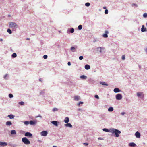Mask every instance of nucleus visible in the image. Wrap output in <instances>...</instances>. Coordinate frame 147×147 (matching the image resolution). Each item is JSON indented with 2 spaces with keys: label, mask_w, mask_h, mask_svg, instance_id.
Wrapping results in <instances>:
<instances>
[{
  "label": "nucleus",
  "mask_w": 147,
  "mask_h": 147,
  "mask_svg": "<svg viewBox=\"0 0 147 147\" xmlns=\"http://www.w3.org/2000/svg\"><path fill=\"white\" fill-rule=\"evenodd\" d=\"M82 26L81 25H80L78 26V28L79 30H80L82 29Z\"/></svg>",
  "instance_id": "nucleus-30"
},
{
  "label": "nucleus",
  "mask_w": 147,
  "mask_h": 147,
  "mask_svg": "<svg viewBox=\"0 0 147 147\" xmlns=\"http://www.w3.org/2000/svg\"><path fill=\"white\" fill-rule=\"evenodd\" d=\"M146 26H147V23H146Z\"/></svg>",
  "instance_id": "nucleus-57"
},
{
  "label": "nucleus",
  "mask_w": 147,
  "mask_h": 147,
  "mask_svg": "<svg viewBox=\"0 0 147 147\" xmlns=\"http://www.w3.org/2000/svg\"><path fill=\"white\" fill-rule=\"evenodd\" d=\"M47 132L46 131H43L41 132V134L42 136H46L47 134Z\"/></svg>",
  "instance_id": "nucleus-7"
},
{
  "label": "nucleus",
  "mask_w": 147,
  "mask_h": 147,
  "mask_svg": "<svg viewBox=\"0 0 147 147\" xmlns=\"http://www.w3.org/2000/svg\"><path fill=\"white\" fill-rule=\"evenodd\" d=\"M11 134H16V131L15 130H12L11 132Z\"/></svg>",
  "instance_id": "nucleus-26"
},
{
  "label": "nucleus",
  "mask_w": 147,
  "mask_h": 147,
  "mask_svg": "<svg viewBox=\"0 0 147 147\" xmlns=\"http://www.w3.org/2000/svg\"><path fill=\"white\" fill-rule=\"evenodd\" d=\"M106 7H103V8L104 9H106Z\"/></svg>",
  "instance_id": "nucleus-51"
},
{
  "label": "nucleus",
  "mask_w": 147,
  "mask_h": 147,
  "mask_svg": "<svg viewBox=\"0 0 147 147\" xmlns=\"http://www.w3.org/2000/svg\"><path fill=\"white\" fill-rule=\"evenodd\" d=\"M116 98L117 100H121L122 98V96L121 94H118L116 95Z\"/></svg>",
  "instance_id": "nucleus-5"
},
{
  "label": "nucleus",
  "mask_w": 147,
  "mask_h": 147,
  "mask_svg": "<svg viewBox=\"0 0 147 147\" xmlns=\"http://www.w3.org/2000/svg\"><path fill=\"white\" fill-rule=\"evenodd\" d=\"M108 11L107 9H106L105 11V14H107L108 13Z\"/></svg>",
  "instance_id": "nucleus-39"
},
{
  "label": "nucleus",
  "mask_w": 147,
  "mask_h": 147,
  "mask_svg": "<svg viewBox=\"0 0 147 147\" xmlns=\"http://www.w3.org/2000/svg\"><path fill=\"white\" fill-rule=\"evenodd\" d=\"M58 110V109L57 108H54L53 109V112H55V111H57Z\"/></svg>",
  "instance_id": "nucleus-31"
},
{
  "label": "nucleus",
  "mask_w": 147,
  "mask_h": 147,
  "mask_svg": "<svg viewBox=\"0 0 147 147\" xmlns=\"http://www.w3.org/2000/svg\"><path fill=\"white\" fill-rule=\"evenodd\" d=\"M135 135L136 137L138 138H139L140 137V133L138 131L136 132L135 134Z\"/></svg>",
  "instance_id": "nucleus-8"
},
{
  "label": "nucleus",
  "mask_w": 147,
  "mask_h": 147,
  "mask_svg": "<svg viewBox=\"0 0 147 147\" xmlns=\"http://www.w3.org/2000/svg\"><path fill=\"white\" fill-rule=\"evenodd\" d=\"M7 32L10 34H11L12 33V31L11 30L9 29H7Z\"/></svg>",
  "instance_id": "nucleus-29"
},
{
  "label": "nucleus",
  "mask_w": 147,
  "mask_h": 147,
  "mask_svg": "<svg viewBox=\"0 0 147 147\" xmlns=\"http://www.w3.org/2000/svg\"><path fill=\"white\" fill-rule=\"evenodd\" d=\"M7 145V143L5 142H3L0 141V145L5 146Z\"/></svg>",
  "instance_id": "nucleus-11"
},
{
  "label": "nucleus",
  "mask_w": 147,
  "mask_h": 147,
  "mask_svg": "<svg viewBox=\"0 0 147 147\" xmlns=\"http://www.w3.org/2000/svg\"><path fill=\"white\" fill-rule=\"evenodd\" d=\"M136 145V144L133 142L130 143L129 144V146L131 147H135Z\"/></svg>",
  "instance_id": "nucleus-18"
},
{
  "label": "nucleus",
  "mask_w": 147,
  "mask_h": 147,
  "mask_svg": "<svg viewBox=\"0 0 147 147\" xmlns=\"http://www.w3.org/2000/svg\"><path fill=\"white\" fill-rule=\"evenodd\" d=\"M22 140L25 144L28 145L30 143V141L26 137L23 138Z\"/></svg>",
  "instance_id": "nucleus-3"
},
{
  "label": "nucleus",
  "mask_w": 147,
  "mask_h": 147,
  "mask_svg": "<svg viewBox=\"0 0 147 147\" xmlns=\"http://www.w3.org/2000/svg\"><path fill=\"white\" fill-rule=\"evenodd\" d=\"M67 64L69 66H70L71 65V63L70 62H68Z\"/></svg>",
  "instance_id": "nucleus-48"
},
{
  "label": "nucleus",
  "mask_w": 147,
  "mask_h": 147,
  "mask_svg": "<svg viewBox=\"0 0 147 147\" xmlns=\"http://www.w3.org/2000/svg\"><path fill=\"white\" fill-rule=\"evenodd\" d=\"M37 122L36 120L31 121L30 122V124L31 125H34L36 124Z\"/></svg>",
  "instance_id": "nucleus-6"
},
{
  "label": "nucleus",
  "mask_w": 147,
  "mask_h": 147,
  "mask_svg": "<svg viewBox=\"0 0 147 147\" xmlns=\"http://www.w3.org/2000/svg\"><path fill=\"white\" fill-rule=\"evenodd\" d=\"M8 117H9L10 119H12L14 118V116L13 115L11 114L8 115Z\"/></svg>",
  "instance_id": "nucleus-21"
},
{
  "label": "nucleus",
  "mask_w": 147,
  "mask_h": 147,
  "mask_svg": "<svg viewBox=\"0 0 147 147\" xmlns=\"http://www.w3.org/2000/svg\"><path fill=\"white\" fill-rule=\"evenodd\" d=\"M108 110L109 111H112L113 110V109L112 107H110L108 109Z\"/></svg>",
  "instance_id": "nucleus-23"
},
{
  "label": "nucleus",
  "mask_w": 147,
  "mask_h": 147,
  "mask_svg": "<svg viewBox=\"0 0 147 147\" xmlns=\"http://www.w3.org/2000/svg\"><path fill=\"white\" fill-rule=\"evenodd\" d=\"M103 130L106 132H109L110 131H112V129H102Z\"/></svg>",
  "instance_id": "nucleus-19"
},
{
  "label": "nucleus",
  "mask_w": 147,
  "mask_h": 147,
  "mask_svg": "<svg viewBox=\"0 0 147 147\" xmlns=\"http://www.w3.org/2000/svg\"><path fill=\"white\" fill-rule=\"evenodd\" d=\"M125 114V113L124 112H123L121 113V114L122 115H124Z\"/></svg>",
  "instance_id": "nucleus-49"
},
{
  "label": "nucleus",
  "mask_w": 147,
  "mask_h": 147,
  "mask_svg": "<svg viewBox=\"0 0 147 147\" xmlns=\"http://www.w3.org/2000/svg\"><path fill=\"white\" fill-rule=\"evenodd\" d=\"M25 136H26L31 137L32 136V134L30 132H26L25 134Z\"/></svg>",
  "instance_id": "nucleus-10"
},
{
  "label": "nucleus",
  "mask_w": 147,
  "mask_h": 147,
  "mask_svg": "<svg viewBox=\"0 0 147 147\" xmlns=\"http://www.w3.org/2000/svg\"><path fill=\"white\" fill-rule=\"evenodd\" d=\"M85 68L86 69L88 70L90 68V66L89 65L87 64L85 65Z\"/></svg>",
  "instance_id": "nucleus-16"
},
{
  "label": "nucleus",
  "mask_w": 147,
  "mask_h": 147,
  "mask_svg": "<svg viewBox=\"0 0 147 147\" xmlns=\"http://www.w3.org/2000/svg\"><path fill=\"white\" fill-rule=\"evenodd\" d=\"M75 48L74 47H72L71 48V50L73 51V52H74V51H73V50H75Z\"/></svg>",
  "instance_id": "nucleus-36"
},
{
  "label": "nucleus",
  "mask_w": 147,
  "mask_h": 147,
  "mask_svg": "<svg viewBox=\"0 0 147 147\" xmlns=\"http://www.w3.org/2000/svg\"><path fill=\"white\" fill-rule=\"evenodd\" d=\"M90 3H85V5L86 6L88 7L90 5Z\"/></svg>",
  "instance_id": "nucleus-34"
},
{
  "label": "nucleus",
  "mask_w": 147,
  "mask_h": 147,
  "mask_svg": "<svg viewBox=\"0 0 147 147\" xmlns=\"http://www.w3.org/2000/svg\"><path fill=\"white\" fill-rule=\"evenodd\" d=\"M131 6L132 7L135 6L136 7H138V5H137V4H135V3L132 4L131 5Z\"/></svg>",
  "instance_id": "nucleus-33"
},
{
  "label": "nucleus",
  "mask_w": 147,
  "mask_h": 147,
  "mask_svg": "<svg viewBox=\"0 0 147 147\" xmlns=\"http://www.w3.org/2000/svg\"><path fill=\"white\" fill-rule=\"evenodd\" d=\"M69 121V118L68 117H66L65 118L64 121L65 123H68Z\"/></svg>",
  "instance_id": "nucleus-15"
},
{
  "label": "nucleus",
  "mask_w": 147,
  "mask_h": 147,
  "mask_svg": "<svg viewBox=\"0 0 147 147\" xmlns=\"http://www.w3.org/2000/svg\"><path fill=\"white\" fill-rule=\"evenodd\" d=\"M53 147H57L56 146H53Z\"/></svg>",
  "instance_id": "nucleus-56"
},
{
  "label": "nucleus",
  "mask_w": 147,
  "mask_h": 147,
  "mask_svg": "<svg viewBox=\"0 0 147 147\" xmlns=\"http://www.w3.org/2000/svg\"><path fill=\"white\" fill-rule=\"evenodd\" d=\"M95 98H97V99H99V97L97 95H96L95 96Z\"/></svg>",
  "instance_id": "nucleus-42"
},
{
  "label": "nucleus",
  "mask_w": 147,
  "mask_h": 147,
  "mask_svg": "<svg viewBox=\"0 0 147 147\" xmlns=\"http://www.w3.org/2000/svg\"><path fill=\"white\" fill-rule=\"evenodd\" d=\"M9 97L10 98H12L13 97V95L12 94H9Z\"/></svg>",
  "instance_id": "nucleus-38"
},
{
  "label": "nucleus",
  "mask_w": 147,
  "mask_h": 147,
  "mask_svg": "<svg viewBox=\"0 0 147 147\" xmlns=\"http://www.w3.org/2000/svg\"><path fill=\"white\" fill-rule=\"evenodd\" d=\"M83 144L85 145H86V146L88 145V143H84Z\"/></svg>",
  "instance_id": "nucleus-47"
},
{
  "label": "nucleus",
  "mask_w": 147,
  "mask_h": 147,
  "mask_svg": "<svg viewBox=\"0 0 147 147\" xmlns=\"http://www.w3.org/2000/svg\"><path fill=\"white\" fill-rule=\"evenodd\" d=\"M83 58V57L82 56H80L79 57V59L80 60H82Z\"/></svg>",
  "instance_id": "nucleus-40"
},
{
  "label": "nucleus",
  "mask_w": 147,
  "mask_h": 147,
  "mask_svg": "<svg viewBox=\"0 0 147 147\" xmlns=\"http://www.w3.org/2000/svg\"><path fill=\"white\" fill-rule=\"evenodd\" d=\"M19 104L21 105H23L24 104V102H20Z\"/></svg>",
  "instance_id": "nucleus-44"
},
{
  "label": "nucleus",
  "mask_w": 147,
  "mask_h": 147,
  "mask_svg": "<svg viewBox=\"0 0 147 147\" xmlns=\"http://www.w3.org/2000/svg\"><path fill=\"white\" fill-rule=\"evenodd\" d=\"M9 27L10 28L15 29L17 28L18 25L14 22H10L9 23Z\"/></svg>",
  "instance_id": "nucleus-1"
},
{
  "label": "nucleus",
  "mask_w": 147,
  "mask_h": 147,
  "mask_svg": "<svg viewBox=\"0 0 147 147\" xmlns=\"http://www.w3.org/2000/svg\"><path fill=\"white\" fill-rule=\"evenodd\" d=\"M74 99L78 101L80 100V97L78 96H75L74 97Z\"/></svg>",
  "instance_id": "nucleus-20"
},
{
  "label": "nucleus",
  "mask_w": 147,
  "mask_h": 147,
  "mask_svg": "<svg viewBox=\"0 0 147 147\" xmlns=\"http://www.w3.org/2000/svg\"><path fill=\"white\" fill-rule=\"evenodd\" d=\"M112 132L113 134H115L116 135V137H118L119 136V134L121 133L120 131L117 130V129H112Z\"/></svg>",
  "instance_id": "nucleus-2"
},
{
  "label": "nucleus",
  "mask_w": 147,
  "mask_h": 147,
  "mask_svg": "<svg viewBox=\"0 0 147 147\" xmlns=\"http://www.w3.org/2000/svg\"><path fill=\"white\" fill-rule=\"evenodd\" d=\"M114 92H115L117 93L120 92V90L118 88H115L114 89Z\"/></svg>",
  "instance_id": "nucleus-14"
},
{
  "label": "nucleus",
  "mask_w": 147,
  "mask_h": 147,
  "mask_svg": "<svg viewBox=\"0 0 147 147\" xmlns=\"http://www.w3.org/2000/svg\"><path fill=\"white\" fill-rule=\"evenodd\" d=\"M98 140H103V139L102 138H101L100 137H99L98 138Z\"/></svg>",
  "instance_id": "nucleus-50"
},
{
  "label": "nucleus",
  "mask_w": 147,
  "mask_h": 147,
  "mask_svg": "<svg viewBox=\"0 0 147 147\" xmlns=\"http://www.w3.org/2000/svg\"><path fill=\"white\" fill-rule=\"evenodd\" d=\"M6 124L7 125L10 126L12 124L10 121H8L7 122Z\"/></svg>",
  "instance_id": "nucleus-24"
},
{
  "label": "nucleus",
  "mask_w": 147,
  "mask_h": 147,
  "mask_svg": "<svg viewBox=\"0 0 147 147\" xmlns=\"http://www.w3.org/2000/svg\"><path fill=\"white\" fill-rule=\"evenodd\" d=\"M7 75H8L7 74L5 75L4 77V78L5 79H7L6 78V77L7 76Z\"/></svg>",
  "instance_id": "nucleus-45"
},
{
  "label": "nucleus",
  "mask_w": 147,
  "mask_h": 147,
  "mask_svg": "<svg viewBox=\"0 0 147 147\" xmlns=\"http://www.w3.org/2000/svg\"><path fill=\"white\" fill-rule=\"evenodd\" d=\"M0 41L1 42L3 41V39H0Z\"/></svg>",
  "instance_id": "nucleus-53"
},
{
  "label": "nucleus",
  "mask_w": 147,
  "mask_h": 147,
  "mask_svg": "<svg viewBox=\"0 0 147 147\" xmlns=\"http://www.w3.org/2000/svg\"><path fill=\"white\" fill-rule=\"evenodd\" d=\"M16 56L17 55L16 53H13L12 55V56L13 58L16 57Z\"/></svg>",
  "instance_id": "nucleus-27"
},
{
  "label": "nucleus",
  "mask_w": 147,
  "mask_h": 147,
  "mask_svg": "<svg viewBox=\"0 0 147 147\" xmlns=\"http://www.w3.org/2000/svg\"><path fill=\"white\" fill-rule=\"evenodd\" d=\"M100 84L104 85H105L107 86L108 85V84L107 83H106L105 82H100Z\"/></svg>",
  "instance_id": "nucleus-25"
},
{
  "label": "nucleus",
  "mask_w": 147,
  "mask_h": 147,
  "mask_svg": "<svg viewBox=\"0 0 147 147\" xmlns=\"http://www.w3.org/2000/svg\"><path fill=\"white\" fill-rule=\"evenodd\" d=\"M70 32L71 33H73L74 32V29L73 28H71V29Z\"/></svg>",
  "instance_id": "nucleus-32"
},
{
  "label": "nucleus",
  "mask_w": 147,
  "mask_h": 147,
  "mask_svg": "<svg viewBox=\"0 0 147 147\" xmlns=\"http://www.w3.org/2000/svg\"><path fill=\"white\" fill-rule=\"evenodd\" d=\"M145 51L147 53V47L146 48V49L145 50Z\"/></svg>",
  "instance_id": "nucleus-54"
},
{
  "label": "nucleus",
  "mask_w": 147,
  "mask_h": 147,
  "mask_svg": "<svg viewBox=\"0 0 147 147\" xmlns=\"http://www.w3.org/2000/svg\"><path fill=\"white\" fill-rule=\"evenodd\" d=\"M26 40H30V38H27Z\"/></svg>",
  "instance_id": "nucleus-55"
},
{
  "label": "nucleus",
  "mask_w": 147,
  "mask_h": 147,
  "mask_svg": "<svg viewBox=\"0 0 147 147\" xmlns=\"http://www.w3.org/2000/svg\"><path fill=\"white\" fill-rule=\"evenodd\" d=\"M143 16L144 18H146L147 17V13H145L143 15Z\"/></svg>",
  "instance_id": "nucleus-35"
},
{
  "label": "nucleus",
  "mask_w": 147,
  "mask_h": 147,
  "mask_svg": "<svg viewBox=\"0 0 147 147\" xmlns=\"http://www.w3.org/2000/svg\"><path fill=\"white\" fill-rule=\"evenodd\" d=\"M83 102L80 101L79 102V103L78 104L79 106L80 105V104H83Z\"/></svg>",
  "instance_id": "nucleus-46"
},
{
  "label": "nucleus",
  "mask_w": 147,
  "mask_h": 147,
  "mask_svg": "<svg viewBox=\"0 0 147 147\" xmlns=\"http://www.w3.org/2000/svg\"><path fill=\"white\" fill-rule=\"evenodd\" d=\"M51 123L52 124H54L56 126H58L57 122V121H53L51 122Z\"/></svg>",
  "instance_id": "nucleus-17"
},
{
  "label": "nucleus",
  "mask_w": 147,
  "mask_h": 147,
  "mask_svg": "<svg viewBox=\"0 0 147 147\" xmlns=\"http://www.w3.org/2000/svg\"><path fill=\"white\" fill-rule=\"evenodd\" d=\"M125 59V55H123L122 56V59L123 60H124Z\"/></svg>",
  "instance_id": "nucleus-43"
},
{
  "label": "nucleus",
  "mask_w": 147,
  "mask_h": 147,
  "mask_svg": "<svg viewBox=\"0 0 147 147\" xmlns=\"http://www.w3.org/2000/svg\"><path fill=\"white\" fill-rule=\"evenodd\" d=\"M47 55H44L43 57L44 59H46L47 58Z\"/></svg>",
  "instance_id": "nucleus-37"
},
{
  "label": "nucleus",
  "mask_w": 147,
  "mask_h": 147,
  "mask_svg": "<svg viewBox=\"0 0 147 147\" xmlns=\"http://www.w3.org/2000/svg\"><path fill=\"white\" fill-rule=\"evenodd\" d=\"M109 32L107 31H105V34H104L103 35V37L104 38H107L108 37V36L107 35V34Z\"/></svg>",
  "instance_id": "nucleus-9"
},
{
  "label": "nucleus",
  "mask_w": 147,
  "mask_h": 147,
  "mask_svg": "<svg viewBox=\"0 0 147 147\" xmlns=\"http://www.w3.org/2000/svg\"><path fill=\"white\" fill-rule=\"evenodd\" d=\"M30 121H26L24 122V123L26 125H28L30 124Z\"/></svg>",
  "instance_id": "nucleus-28"
},
{
  "label": "nucleus",
  "mask_w": 147,
  "mask_h": 147,
  "mask_svg": "<svg viewBox=\"0 0 147 147\" xmlns=\"http://www.w3.org/2000/svg\"><path fill=\"white\" fill-rule=\"evenodd\" d=\"M80 78L82 79H86L87 78V77L86 76L84 75H82L80 76Z\"/></svg>",
  "instance_id": "nucleus-22"
},
{
  "label": "nucleus",
  "mask_w": 147,
  "mask_h": 147,
  "mask_svg": "<svg viewBox=\"0 0 147 147\" xmlns=\"http://www.w3.org/2000/svg\"><path fill=\"white\" fill-rule=\"evenodd\" d=\"M137 95L138 97H140L141 98H143L144 97V95L142 92H137Z\"/></svg>",
  "instance_id": "nucleus-4"
},
{
  "label": "nucleus",
  "mask_w": 147,
  "mask_h": 147,
  "mask_svg": "<svg viewBox=\"0 0 147 147\" xmlns=\"http://www.w3.org/2000/svg\"><path fill=\"white\" fill-rule=\"evenodd\" d=\"M65 126L67 127H69L70 128L72 127V125H71L70 123H68L66 124H65Z\"/></svg>",
  "instance_id": "nucleus-13"
},
{
  "label": "nucleus",
  "mask_w": 147,
  "mask_h": 147,
  "mask_svg": "<svg viewBox=\"0 0 147 147\" xmlns=\"http://www.w3.org/2000/svg\"><path fill=\"white\" fill-rule=\"evenodd\" d=\"M42 79L41 78H40L39 80V81H42Z\"/></svg>",
  "instance_id": "nucleus-52"
},
{
  "label": "nucleus",
  "mask_w": 147,
  "mask_h": 147,
  "mask_svg": "<svg viewBox=\"0 0 147 147\" xmlns=\"http://www.w3.org/2000/svg\"><path fill=\"white\" fill-rule=\"evenodd\" d=\"M97 49H98V50L100 52H101V47H98V48H97Z\"/></svg>",
  "instance_id": "nucleus-41"
},
{
  "label": "nucleus",
  "mask_w": 147,
  "mask_h": 147,
  "mask_svg": "<svg viewBox=\"0 0 147 147\" xmlns=\"http://www.w3.org/2000/svg\"><path fill=\"white\" fill-rule=\"evenodd\" d=\"M146 31V28H144V25H143L142 26V28H141V31L142 32H145Z\"/></svg>",
  "instance_id": "nucleus-12"
}]
</instances>
